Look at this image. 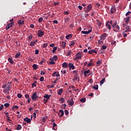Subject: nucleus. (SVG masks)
Returning a JSON list of instances; mask_svg holds the SVG:
<instances>
[{
  "instance_id": "nucleus-39",
  "label": "nucleus",
  "mask_w": 131,
  "mask_h": 131,
  "mask_svg": "<svg viewBox=\"0 0 131 131\" xmlns=\"http://www.w3.org/2000/svg\"><path fill=\"white\" fill-rule=\"evenodd\" d=\"M101 63H102V61L101 60H98L97 62V66H99V65H101Z\"/></svg>"
},
{
  "instance_id": "nucleus-38",
  "label": "nucleus",
  "mask_w": 131,
  "mask_h": 131,
  "mask_svg": "<svg viewBox=\"0 0 131 131\" xmlns=\"http://www.w3.org/2000/svg\"><path fill=\"white\" fill-rule=\"evenodd\" d=\"M66 104L61 105V109H66Z\"/></svg>"
},
{
  "instance_id": "nucleus-32",
  "label": "nucleus",
  "mask_w": 131,
  "mask_h": 131,
  "mask_svg": "<svg viewBox=\"0 0 131 131\" xmlns=\"http://www.w3.org/2000/svg\"><path fill=\"white\" fill-rule=\"evenodd\" d=\"M57 47H55L53 48V50H52V53H53V54H55V53H56V51H57Z\"/></svg>"
},
{
  "instance_id": "nucleus-30",
  "label": "nucleus",
  "mask_w": 131,
  "mask_h": 131,
  "mask_svg": "<svg viewBox=\"0 0 131 131\" xmlns=\"http://www.w3.org/2000/svg\"><path fill=\"white\" fill-rule=\"evenodd\" d=\"M129 19H130V16H128L126 19H125V23H126V24H127L129 21Z\"/></svg>"
},
{
  "instance_id": "nucleus-60",
  "label": "nucleus",
  "mask_w": 131,
  "mask_h": 131,
  "mask_svg": "<svg viewBox=\"0 0 131 131\" xmlns=\"http://www.w3.org/2000/svg\"><path fill=\"white\" fill-rule=\"evenodd\" d=\"M25 98L26 99H30V98H29V94H26L25 95Z\"/></svg>"
},
{
  "instance_id": "nucleus-41",
  "label": "nucleus",
  "mask_w": 131,
  "mask_h": 131,
  "mask_svg": "<svg viewBox=\"0 0 131 131\" xmlns=\"http://www.w3.org/2000/svg\"><path fill=\"white\" fill-rule=\"evenodd\" d=\"M36 82H37L36 81H34V83L32 84V88H33V86H36V84H35Z\"/></svg>"
},
{
  "instance_id": "nucleus-64",
  "label": "nucleus",
  "mask_w": 131,
  "mask_h": 131,
  "mask_svg": "<svg viewBox=\"0 0 131 131\" xmlns=\"http://www.w3.org/2000/svg\"><path fill=\"white\" fill-rule=\"evenodd\" d=\"M101 24H102V23H101V21H99V23H97V25H98V26H101Z\"/></svg>"
},
{
  "instance_id": "nucleus-12",
  "label": "nucleus",
  "mask_w": 131,
  "mask_h": 131,
  "mask_svg": "<svg viewBox=\"0 0 131 131\" xmlns=\"http://www.w3.org/2000/svg\"><path fill=\"white\" fill-rule=\"evenodd\" d=\"M89 54H90L91 55H92V54H93V53H95V54H97V51L95 50H90L88 52Z\"/></svg>"
},
{
  "instance_id": "nucleus-58",
  "label": "nucleus",
  "mask_w": 131,
  "mask_h": 131,
  "mask_svg": "<svg viewBox=\"0 0 131 131\" xmlns=\"http://www.w3.org/2000/svg\"><path fill=\"white\" fill-rule=\"evenodd\" d=\"M64 113H65L66 115H68V114H69V112H68V111H67V110H65Z\"/></svg>"
},
{
  "instance_id": "nucleus-13",
  "label": "nucleus",
  "mask_w": 131,
  "mask_h": 131,
  "mask_svg": "<svg viewBox=\"0 0 131 131\" xmlns=\"http://www.w3.org/2000/svg\"><path fill=\"white\" fill-rule=\"evenodd\" d=\"M106 36H107V34L106 33L103 34L101 36V39H103V40L106 39Z\"/></svg>"
},
{
  "instance_id": "nucleus-20",
  "label": "nucleus",
  "mask_w": 131,
  "mask_h": 131,
  "mask_svg": "<svg viewBox=\"0 0 131 131\" xmlns=\"http://www.w3.org/2000/svg\"><path fill=\"white\" fill-rule=\"evenodd\" d=\"M37 41V40H36L35 41H31L30 42V46L33 47V46H34L35 43H36Z\"/></svg>"
},
{
  "instance_id": "nucleus-45",
  "label": "nucleus",
  "mask_w": 131,
  "mask_h": 131,
  "mask_svg": "<svg viewBox=\"0 0 131 131\" xmlns=\"http://www.w3.org/2000/svg\"><path fill=\"white\" fill-rule=\"evenodd\" d=\"M60 101H61V104H63L64 102H65V100L64 99V98H61L60 99H59Z\"/></svg>"
},
{
  "instance_id": "nucleus-17",
  "label": "nucleus",
  "mask_w": 131,
  "mask_h": 131,
  "mask_svg": "<svg viewBox=\"0 0 131 131\" xmlns=\"http://www.w3.org/2000/svg\"><path fill=\"white\" fill-rule=\"evenodd\" d=\"M50 97H51V95H49L48 94H45L43 98H45V99H47V100H49Z\"/></svg>"
},
{
  "instance_id": "nucleus-9",
  "label": "nucleus",
  "mask_w": 131,
  "mask_h": 131,
  "mask_svg": "<svg viewBox=\"0 0 131 131\" xmlns=\"http://www.w3.org/2000/svg\"><path fill=\"white\" fill-rule=\"evenodd\" d=\"M69 67L70 68V69H72L73 70L75 69V66H74L72 63H69Z\"/></svg>"
},
{
  "instance_id": "nucleus-8",
  "label": "nucleus",
  "mask_w": 131,
  "mask_h": 131,
  "mask_svg": "<svg viewBox=\"0 0 131 131\" xmlns=\"http://www.w3.org/2000/svg\"><path fill=\"white\" fill-rule=\"evenodd\" d=\"M115 12H116V8L115 6H113L111 9V14H114Z\"/></svg>"
},
{
  "instance_id": "nucleus-33",
  "label": "nucleus",
  "mask_w": 131,
  "mask_h": 131,
  "mask_svg": "<svg viewBox=\"0 0 131 131\" xmlns=\"http://www.w3.org/2000/svg\"><path fill=\"white\" fill-rule=\"evenodd\" d=\"M93 89L96 90H98V89H99V85H98V84L94 85L93 86Z\"/></svg>"
},
{
  "instance_id": "nucleus-14",
  "label": "nucleus",
  "mask_w": 131,
  "mask_h": 131,
  "mask_svg": "<svg viewBox=\"0 0 131 131\" xmlns=\"http://www.w3.org/2000/svg\"><path fill=\"white\" fill-rule=\"evenodd\" d=\"M90 70H88L87 71H84V75L85 77H86L88 76V74L90 73Z\"/></svg>"
},
{
  "instance_id": "nucleus-43",
  "label": "nucleus",
  "mask_w": 131,
  "mask_h": 131,
  "mask_svg": "<svg viewBox=\"0 0 131 131\" xmlns=\"http://www.w3.org/2000/svg\"><path fill=\"white\" fill-rule=\"evenodd\" d=\"M5 107H6V108H8V107H10V104L8 103H5L4 104Z\"/></svg>"
},
{
  "instance_id": "nucleus-53",
  "label": "nucleus",
  "mask_w": 131,
  "mask_h": 131,
  "mask_svg": "<svg viewBox=\"0 0 131 131\" xmlns=\"http://www.w3.org/2000/svg\"><path fill=\"white\" fill-rule=\"evenodd\" d=\"M17 97H18L19 99H21V98H22V95H21L20 94H17Z\"/></svg>"
},
{
  "instance_id": "nucleus-18",
  "label": "nucleus",
  "mask_w": 131,
  "mask_h": 131,
  "mask_svg": "<svg viewBox=\"0 0 131 131\" xmlns=\"http://www.w3.org/2000/svg\"><path fill=\"white\" fill-rule=\"evenodd\" d=\"M8 60L10 64H13V63H14V60H13L12 58H8Z\"/></svg>"
},
{
  "instance_id": "nucleus-35",
  "label": "nucleus",
  "mask_w": 131,
  "mask_h": 131,
  "mask_svg": "<svg viewBox=\"0 0 131 131\" xmlns=\"http://www.w3.org/2000/svg\"><path fill=\"white\" fill-rule=\"evenodd\" d=\"M21 128H22V126H21V125H20V124L18 125L17 127V130H20V129H21Z\"/></svg>"
},
{
  "instance_id": "nucleus-40",
  "label": "nucleus",
  "mask_w": 131,
  "mask_h": 131,
  "mask_svg": "<svg viewBox=\"0 0 131 131\" xmlns=\"http://www.w3.org/2000/svg\"><path fill=\"white\" fill-rule=\"evenodd\" d=\"M42 20H43V18H42V17H40L38 19V22L39 23H41L42 22Z\"/></svg>"
},
{
  "instance_id": "nucleus-61",
  "label": "nucleus",
  "mask_w": 131,
  "mask_h": 131,
  "mask_svg": "<svg viewBox=\"0 0 131 131\" xmlns=\"http://www.w3.org/2000/svg\"><path fill=\"white\" fill-rule=\"evenodd\" d=\"M3 109H4V105H3V104H2L0 107V111H2V110H3Z\"/></svg>"
},
{
  "instance_id": "nucleus-2",
  "label": "nucleus",
  "mask_w": 131,
  "mask_h": 131,
  "mask_svg": "<svg viewBox=\"0 0 131 131\" xmlns=\"http://www.w3.org/2000/svg\"><path fill=\"white\" fill-rule=\"evenodd\" d=\"M39 98V97L37 96V93L36 92H34V93H33L31 97V99L32 100H33V101H36Z\"/></svg>"
},
{
  "instance_id": "nucleus-49",
  "label": "nucleus",
  "mask_w": 131,
  "mask_h": 131,
  "mask_svg": "<svg viewBox=\"0 0 131 131\" xmlns=\"http://www.w3.org/2000/svg\"><path fill=\"white\" fill-rule=\"evenodd\" d=\"M10 27H11L10 26H9V25H7L6 27V30H8V29H10Z\"/></svg>"
},
{
  "instance_id": "nucleus-1",
  "label": "nucleus",
  "mask_w": 131,
  "mask_h": 131,
  "mask_svg": "<svg viewBox=\"0 0 131 131\" xmlns=\"http://www.w3.org/2000/svg\"><path fill=\"white\" fill-rule=\"evenodd\" d=\"M117 22L115 21L114 25H112V27L115 32H118L119 31V26H117Z\"/></svg>"
},
{
  "instance_id": "nucleus-56",
  "label": "nucleus",
  "mask_w": 131,
  "mask_h": 131,
  "mask_svg": "<svg viewBox=\"0 0 131 131\" xmlns=\"http://www.w3.org/2000/svg\"><path fill=\"white\" fill-rule=\"evenodd\" d=\"M71 53H72V52L71 51V50H70L67 54V56H70V55H71Z\"/></svg>"
},
{
  "instance_id": "nucleus-11",
  "label": "nucleus",
  "mask_w": 131,
  "mask_h": 131,
  "mask_svg": "<svg viewBox=\"0 0 131 131\" xmlns=\"http://www.w3.org/2000/svg\"><path fill=\"white\" fill-rule=\"evenodd\" d=\"M24 121H26L28 123H30V122H31V120H30V119H29L27 117L24 118Z\"/></svg>"
},
{
  "instance_id": "nucleus-59",
  "label": "nucleus",
  "mask_w": 131,
  "mask_h": 131,
  "mask_svg": "<svg viewBox=\"0 0 131 131\" xmlns=\"http://www.w3.org/2000/svg\"><path fill=\"white\" fill-rule=\"evenodd\" d=\"M47 47H48V43H45L43 45L42 48H47Z\"/></svg>"
},
{
  "instance_id": "nucleus-6",
  "label": "nucleus",
  "mask_w": 131,
  "mask_h": 131,
  "mask_svg": "<svg viewBox=\"0 0 131 131\" xmlns=\"http://www.w3.org/2000/svg\"><path fill=\"white\" fill-rule=\"evenodd\" d=\"M59 117H62L64 115V111L60 110L58 113Z\"/></svg>"
},
{
  "instance_id": "nucleus-62",
  "label": "nucleus",
  "mask_w": 131,
  "mask_h": 131,
  "mask_svg": "<svg viewBox=\"0 0 131 131\" xmlns=\"http://www.w3.org/2000/svg\"><path fill=\"white\" fill-rule=\"evenodd\" d=\"M129 14H131L130 11H128V12L126 13L125 16H128V15H129Z\"/></svg>"
},
{
  "instance_id": "nucleus-19",
  "label": "nucleus",
  "mask_w": 131,
  "mask_h": 131,
  "mask_svg": "<svg viewBox=\"0 0 131 131\" xmlns=\"http://www.w3.org/2000/svg\"><path fill=\"white\" fill-rule=\"evenodd\" d=\"M18 24L19 25H23V24H24V20H18Z\"/></svg>"
},
{
  "instance_id": "nucleus-7",
  "label": "nucleus",
  "mask_w": 131,
  "mask_h": 131,
  "mask_svg": "<svg viewBox=\"0 0 131 131\" xmlns=\"http://www.w3.org/2000/svg\"><path fill=\"white\" fill-rule=\"evenodd\" d=\"M43 34H44V32L43 31H41V30H39L38 31V36H39V37H41V36H42Z\"/></svg>"
},
{
  "instance_id": "nucleus-55",
  "label": "nucleus",
  "mask_w": 131,
  "mask_h": 131,
  "mask_svg": "<svg viewBox=\"0 0 131 131\" xmlns=\"http://www.w3.org/2000/svg\"><path fill=\"white\" fill-rule=\"evenodd\" d=\"M73 73H75V74H76V75H78V71H73Z\"/></svg>"
},
{
  "instance_id": "nucleus-63",
  "label": "nucleus",
  "mask_w": 131,
  "mask_h": 131,
  "mask_svg": "<svg viewBox=\"0 0 131 131\" xmlns=\"http://www.w3.org/2000/svg\"><path fill=\"white\" fill-rule=\"evenodd\" d=\"M14 19L12 18L10 20V23H11L12 24H14Z\"/></svg>"
},
{
  "instance_id": "nucleus-28",
  "label": "nucleus",
  "mask_w": 131,
  "mask_h": 131,
  "mask_svg": "<svg viewBox=\"0 0 131 131\" xmlns=\"http://www.w3.org/2000/svg\"><path fill=\"white\" fill-rule=\"evenodd\" d=\"M10 91V87L8 86L4 90V93H8Z\"/></svg>"
},
{
  "instance_id": "nucleus-36",
  "label": "nucleus",
  "mask_w": 131,
  "mask_h": 131,
  "mask_svg": "<svg viewBox=\"0 0 131 131\" xmlns=\"http://www.w3.org/2000/svg\"><path fill=\"white\" fill-rule=\"evenodd\" d=\"M32 117H34V118H36V114L34 113L33 115H31V119H32Z\"/></svg>"
},
{
  "instance_id": "nucleus-23",
  "label": "nucleus",
  "mask_w": 131,
  "mask_h": 131,
  "mask_svg": "<svg viewBox=\"0 0 131 131\" xmlns=\"http://www.w3.org/2000/svg\"><path fill=\"white\" fill-rule=\"evenodd\" d=\"M56 126H57V124H56V123H53V130H57V127H56Z\"/></svg>"
},
{
  "instance_id": "nucleus-29",
  "label": "nucleus",
  "mask_w": 131,
  "mask_h": 131,
  "mask_svg": "<svg viewBox=\"0 0 131 131\" xmlns=\"http://www.w3.org/2000/svg\"><path fill=\"white\" fill-rule=\"evenodd\" d=\"M62 93H63V89H60L59 90V92H58V95H62Z\"/></svg>"
},
{
  "instance_id": "nucleus-4",
  "label": "nucleus",
  "mask_w": 131,
  "mask_h": 131,
  "mask_svg": "<svg viewBox=\"0 0 131 131\" xmlns=\"http://www.w3.org/2000/svg\"><path fill=\"white\" fill-rule=\"evenodd\" d=\"M92 30H93V27H91V29L90 30H89L88 31H82L81 32V33L82 34H89L92 32Z\"/></svg>"
},
{
  "instance_id": "nucleus-44",
  "label": "nucleus",
  "mask_w": 131,
  "mask_h": 131,
  "mask_svg": "<svg viewBox=\"0 0 131 131\" xmlns=\"http://www.w3.org/2000/svg\"><path fill=\"white\" fill-rule=\"evenodd\" d=\"M53 60H54V61H57L58 60V57L56 55H55L53 57Z\"/></svg>"
},
{
  "instance_id": "nucleus-54",
  "label": "nucleus",
  "mask_w": 131,
  "mask_h": 131,
  "mask_svg": "<svg viewBox=\"0 0 131 131\" xmlns=\"http://www.w3.org/2000/svg\"><path fill=\"white\" fill-rule=\"evenodd\" d=\"M106 49H107V46H106L104 45L102 47V50H106Z\"/></svg>"
},
{
  "instance_id": "nucleus-15",
  "label": "nucleus",
  "mask_w": 131,
  "mask_h": 131,
  "mask_svg": "<svg viewBox=\"0 0 131 131\" xmlns=\"http://www.w3.org/2000/svg\"><path fill=\"white\" fill-rule=\"evenodd\" d=\"M62 66L63 68H68V63H67V62H63L62 64Z\"/></svg>"
},
{
  "instance_id": "nucleus-22",
  "label": "nucleus",
  "mask_w": 131,
  "mask_h": 131,
  "mask_svg": "<svg viewBox=\"0 0 131 131\" xmlns=\"http://www.w3.org/2000/svg\"><path fill=\"white\" fill-rule=\"evenodd\" d=\"M108 23H109V21H107L106 23V27L108 29H111V26H110V25H109Z\"/></svg>"
},
{
  "instance_id": "nucleus-31",
  "label": "nucleus",
  "mask_w": 131,
  "mask_h": 131,
  "mask_svg": "<svg viewBox=\"0 0 131 131\" xmlns=\"http://www.w3.org/2000/svg\"><path fill=\"white\" fill-rule=\"evenodd\" d=\"M18 108H19V106H18L17 105H14V106H13L11 108V109H12V110H14L15 109H18Z\"/></svg>"
},
{
  "instance_id": "nucleus-46",
  "label": "nucleus",
  "mask_w": 131,
  "mask_h": 131,
  "mask_svg": "<svg viewBox=\"0 0 131 131\" xmlns=\"http://www.w3.org/2000/svg\"><path fill=\"white\" fill-rule=\"evenodd\" d=\"M35 55H38V53H39V50H38V49L35 50Z\"/></svg>"
},
{
  "instance_id": "nucleus-27",
  "label": "nucleus",
  "mask_w": 131,
  "mask_h": 131,
  "mask_svg": "<svg viewBox=\"0 0 131 131\" xmlns=\"http://www.w3.org/2000/svg\"><path fill=\"white\" fill-rule=\"evenodd\" d=\"M61 47L62 49H65V47H66V42H62L61 43Z\"/></svg>"
},
{
  "instance_id": "nucleus-51",
  "label": "nucleus",
  "mask_w": 131,
  "mask_h": 131,
  "mask_svg": "<svg viewBox=\"0 0 131 131\" xmlns=\"http://www.w3.org/2000/svg\"><path fill=\"white\" fill-rule=\"evenodd\" d=\"M70 28H73V27H74V23H72V24L70 25Z\"/></svg>"
},
{
  "instance_id": "nucleus-52",
  "label": "nucleus",
  "mask_w": 131,
  "mask_h": 131,
  "mask_svg": "<svg viewBox=\"0 0 131 131\" xmlns=\"http://www.w3.org/2000/svg\"><path fill=\"white\" fill-rule=\"evenodd\" d=\"M49 64H52V65H54L55 64H56V62L53 61H50L49 62Z\"/></svg>"
},
{
  "instance_id": "nucleus-34",
  "label": "nucleus",
  "mask_w": 131,
  "mask_h": 131,
  "mask_svg": "<svg viewBox=\"0 0 131 131\" xmlns=\"http://www.w3.org/2000/svg\"><path fill=\"white\" fill-rule=\"evenodd\" d=\"M85 101H86L85 98H82L80 100V101L82 103H84Z\"/></svg>"
},
{
  "instance_id": "nucleus-42",
  "label": "nucleus",
  "mask_w": 131,
  "mask_h": 131,
  "mask_svg": "<svg viewBox=\"0 0 131 131\" xmlns=\"http://www.w3.org/2000/svg\"><path fill=\"white\" fill-rule=\"evenodd\" d=\"M32 38H33V36H32V35H30L28 37L29 40H31V39H32Z\"/></svg>"
},
{
  "instance_id": "nucleus-25",
  "label": "nucleus",
  "mask_w": 131,
  "mask_h": 131,
  "mask_svg": "<svg viewBox=\"0 0 131 131\" xmlns=\"http://www.w3.org/2000/svg\"><path fill=\"white\" fill-rule=\"evenodd\" d=\"M32 67H33L34 70H36V69H37L38 68V67L37 66V65H36V64H34L32 66Z\"/></svg>"
},
{
  "instance_id": "nucleus-21",
  "label": "nucleus",
  "mask_w": 131,
  "mask_h": 131,
  "mask_svg": "<svg viewBox=\"0 0 131 131\" xmlns=\"http://www.w3.org/2000/svg\"><path fill=\"white\" fill-rule=\"evenodd\" d=\"M21 55V53L20 52H17L16 53L15 58L17 59V58H19V57H20Z\"/></svg>"
},
{
  "instance_id": "nucleus-24",
  "label": "nucleus",
  "mask_w": 131,
  "mask_h": 131,
  "mask_svg": "<svg viewBox=\"0 0 131 131\" xmlns=\"http://www.w3.org/2000/svg\"><path fill=\"white\" fill-rule=\"evenodd\" d=\"M46 62V58H42V60L39 63L40 65H42Z\"/></svg>"
},
{
  "instance_id": "nucleus-10",
  "label": "nucleus",
  "mask_w": 131,
  "mask_h": 131,
  "mask_svg": "<svg viewBox=\"0 0 131 131\" xmlns=\"http://www.w3.org/2000/svg\"><path fill=\"white\" fill-rule=\"evenodd\" d=\"M67 102L69 103L70 106H73V105H74V101H70V100H67Z\"/></svg>"
},
{
  "instance_id": "nucleus-47",
  "label": "nucleus",
  "mask_w": 131,
  "mask_h": 131,
  "mask_svg": "<svg viewBox=\"0 0 131 131\" xmlns=\"http://www.w3.org/2000/svg\"><path fill=\"white\" fill-rule=\"evenodd\" d=\"M70 19V18L69 17H67V18H65L64 21H65L66 23H67V22H68V21H69Z\"/></svg>"
},
{
  "instance_id": "nucleus-50",
  "label": "nucleus",
  "mask_w": 131,
  "mask_h": 131,
  "mask_svg": "<svg viewBox=\"0 0 131 131\" xmlns=\"http://www.w3.org/2000/svg\"><path fill=\"white\" fill-rule=\"evenodd\" d=\"M127 31H129V27H127L126 28V30L124 31V32H127Z\"/></svg>"
},
{
  "instance_id": "nucleus-26",
  "label": "nucleus",
  "mask_w": 131,
  "mask_h": 131,
  "mask_svg": "<svg viewBox=\"0 0 131 131\" xmlns=\"http://www.w3.org/2000/svg\"><path fill=\"white\" fill-rule=\"evenodd\" d=\"M72 37V34H69L66 36V39H69Z\"/></svg>"
},
{
  "instance_id": "nucleus-5",
  "label": "nucleus",
  "mask_w": 131,
  "mask_h": 131,
  "mask_svg": "<svg viewBox=\"0 0 131 131\" xmlns=\"http://www.w3.org/2000/svg\"><path fill=\"white\" fill-rule=\"evenodd\" d=\"M92 9H93V6H92V5H88L85 10L86 13H89V12H91Z\"/></svg>"
},
{
  "instance_id": "nucleus-48",
  "label": "nucleus",
  "mask_w": 131,
  "mask_h": 131,
  "mask_svg": "<svg viewBox=\"0 0 131 131\" xmlns=\"http://www.w3.org/2000/svg\"><path fill=\"white\" fill-rule=\"evenodd\" d=\"M40 81H43L45 80V78L41 76L39 79Z\"/></svg>"
},
{
  "instance_id": "nucleus-16",
  "label": "nucleus",
  "mask_w": 131,
  "mask_h": 131,
  "mask_svg": "<svg viewBox=\"0 0 131 131\" xmlns=\"http://www.w3.org/2000/svg\"><path fill=\"white\" fill-rule=\"evenodd\" d=\"M75 43H76V40L71 41L70 45V47H73V46H74V45H75Z\"/></svg>"
},
{
  "instance_id": "nucleus-3",
  "label": "nucleus",
  "mask_w": 131,
  "mask_h": 131,
  "mask_svg": "<svg viewBox=\"0 0 131 131\" xmlns=\"http://www.w3.org/2000/svg\"><path fill=\"white\" fill-rule=\"evenodd\" d=\"M81 58V53L78 52L76 55V57L74 58V61H76V60H79Z\"/></svg>"
},
{
  "instance_id": "nucleus-37",
  "label": "nucleus",
  "mask_w": 131,
  "mask_h": 131,
  "mask_svg": "<svg viewBox=\"0 0 131 131\" xmlns=\"http://www.w3.org/2000/svg\"><path fill=\"white\" fill-rule=\"evenodd\" d=\"M104 81H105V78H103L100 82V85H102V84H103V83H104Z\"/></svg>"
},
{
  "instance_id": "nucleus-57",
  "label": "nucleus",
  "mask_w": 131,
  "mask_h": 131,
  "mask_svg": "<svg viewBox=\"0 0 131 131\" xmlns=\"http://www.w3.org/2000/svg\"><path fill=\"white\" fill-rule=\"evenodd\" d=\"M90 66H93V62H89L87 67H90Z\"/></svg>"
}]
</instances>
